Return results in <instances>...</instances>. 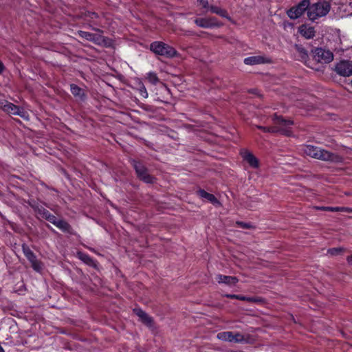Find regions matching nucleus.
Wrapping results in <instances>:
<instances>
[{
  "instance_id": "nucleus-17",
  "label": "nucleus",
  "mask_w": 352,
  "mask_h": 352,
  "mask_svg": "<svg viewBox=\"0 0 352 352\" xmlns=\"http://www.w3.org/2000/svg\"><path fill=\"white\" fill-rule=\"evenodd\" d=\"M243 158L245 160L250 166L256 168L259 166L258 159L248 151H243L241 153Z\"/></svg>"
},
{
  "instance_id": "nucleus-14",
  "label": "nucleus",
  "mask_w": 352,
  "mask_h": 352,
  "mask_svg": "<svg viewBox=\"0 0 352 352\" xmlns=\"http://www.w3.org/2000/svg\"><path fill=\"white\" fill-rule=\"evenodd\" d=\"M134 314L139 318V320L148 327L153 325V318L149 316L145 311L140 308L133 309Z\"/></svg>"
},
{
  "instance_id": "nucleus-26",
  "label": "nucleus",
  "mask_w": 352,
  "mask_h": 352,
  "mask_svg": "<svg viewBox=\"0 0 352 352\" xmlns=\"http://www.w3.org/2000/svg\"><path fill=\"white\" fill-rule=\"evenodd\" d=\"M79 258L89 265H94V261L87 254L79 253Z\"/></svg>"
},
{
  "instance_id": "nucleus-9",
  "label": "nucleus",
  "mask_w": 352,
  "mask_h": 352,
  "mask_svg": "<svg viewBox=\"0 0 352 352\" xmlns=\"http://www.w3.org/2000/svg\"><path fill=\"white\" fill-rule=\"evenodd\" d=\"M98 33L93 34L85 31H79L78 34L80 37L93 42L97 45H102L104 43V37L102 35V31L97 30Z\"/></svg>"
},
{
  "instance_id": "nucleus-12",
  "label": "nucleus",
  "mask_w": 352,
  "mask_h": 352,
  "mask_svg": "<svg viewBox=\"0 0 352 352\" xmlns=\"http://www.w3.org/2000/svg\"><path fill=\"white\" fill-rule=\"evenodd\" d=\"M134 168L135 169L138 177L146 183H153L154 178L148 173L147 169L140 162H134Z\"/></svg>"
},
{
  "instance_id": "nucleus-10",
  "label": "nucleus",
  "mask_w": 352,
  "mask_h": 352,
  "mask_svg": "<svg viewBox=\"0 0 352 352\" xmlns=\"http://www.w3.org/2000/svg\"><path fill=\"white\" fill-rule=\"evenodd\" d=\"M22 249L25 257L30 262L32 268L36 272H40L42 270L43 265L41 263L36 259V256L33 252L26 245H23Z\"/></svg>"
},
{
  "instance_id": "nucleus-27",
  "label": "nucleus",
  "mask_w": 352,
  "mask_h": 352,
  "mask_svg": "<svg viewBox=\"0 0 352 352\" xmlns=\"http://www.w3.org/2000/svg\"><path fill=\"white\" fill-rule=\"evenodd\" d=\"M55 226L64 231H67L69 229V225L61 219H58Z\"/></svg>"
},
{
  "instance_id": "nucleus-11",
  "label": "nucleus",
  "mask_w": 352,
  "mask_h": 352,
  "mask_svg": "<svg viewBox=\"0 0 352 352\" xmlns=\"http://www.w3.org/2000/svg\"><path fill=\"white\" fill-rule=\"evenodd\" d=\"M336 72L340 76L348 77L352 75V63L348 60H342L335 66Z\"/></svg>"
},
{
  "instance_id": "nucleus-16",
  "label": "nucleus",
  "mask_w": 352,
  "mask_h": 352,
  "mask_svg": "<svg viewBox=\"0 0 352 352\" xmlns=\"http://www.w3.org/2000/svg\"><path fill=\"white\" fill-rule=\"evenodd\" d=\"M0 109L6 113L15 115V111H19V107L5 100H0Z\"/></svg>"
},
{
  "instance_id": "nucleus-1",
  "label": "nucleus",
  "mask_w": 352,
  "mask_h": 352,
  "mask_svg": "<svg viewBox=\"0 0 352 352\" xmlns=\"http://www.w3.org/2000/svg\"><path fill=\"white\" fill-rule=\"evenodd\" d=\"M302 151L305 155L317 160L336 163L342 162V157L340 155L332 153L318 146L305 145L302 148Z\"/></svg>"
},
{
  "instance_id": "nucleus-3",
  "label": "nucleus",
  "mask_w": 352,
  "mask_h": 352,
  "mask_svg": "<svg viewBox=\"0 0 352 352\" xmlns=\"http://www.w3.org/2000/svg\"><path fill=\"white\" fill-rule=\"evenodd\" d=\"M331 6L325 1H320L316 3L309 5L307 8V16L309 20L314 21L320 17L328 14Z\"/></svg>"
},
{
  "instance_id": "nucleus-5",
  "label": "nucleus",
  "mask_w": 352,
  "mask_h": 352,
  "mask_svg": "<svg viewBox=\"0 0 352 352\" xmlns=\"http://www.w3.org/2000/svg\"><path fill=\"white\" fill-rule=\"evenodd\" d=\"M217 337L218 339L221 340L234 343H241L247 342L246 339L242 334L239 333H234L232 331L220 332L217 334Z\"/></svg>"
},
{
  "instance_id": "nucleus-35",
  "label": "nucleus",
  "mask_w": 352,
  "mask_h": 352,
  "mask_svg": "<svg viewBox=\"0 0 352 352\" xmlns=\"http://www.w3.org/2000/svg\"><path fill=\"white\" fill-rule=\"evenodd\" d=\"M348 263L352 265V255L349 256L346 258Z\"/></svg>"
},
{
  "instance_id": "nucleus-29",
  "label": "nucleus",
  "mask_w": 352,
  "mask_h": 352,
  "mask_svg": "<svg viewBox=\"0 0 352 352\" xmlns=\"http://www.w3.org/2000/svg\"><path fill=\"white\" fill-rule=\"evenodd\" d=\"M315 208L316 210H320L330 211V212H339V207L316 206Z\"/></svg>"
},
{
  "instance_id": "nucleus-20",
  "label": "nucleus",
  "mask_w": 352,
  "mask_h": 352,
  "mask_svg": "<svg viewBox=\"0 0 352 352\" xmlns=\"http://www.w3.org/2000/svg\"><path fill=\"white\" fill-rule=\"evenodd\" d=\"M70 90H71L72 94L74 96L78 97L80 99H82L85 96L84 90L82 89L78 86H77L76 85L72 84L70 85Z\"/></svg>"
},
{
  "instance_id": "nucleus-32",
  "label": "nucleus",
  "mask_w": 352,
  "mask_h": 352,
  "mask_svg": "<svg viewBox=\"0 0 352 352\" xmlns=\"http://www.w3.org/2000/svg\"><path fill=\"white\" fill-rule=\"evenodd\" d=\"M197 1L203 8H208V0H197Z\"/></svg>"
},
{
  "instance_id": "nucleus-8",
  "label": "nucleus",
  "mask_w": 352,
  "mask_h": 352,
  "mask_svg": "<svg viewBox=\"0 0 352 352\" xmlns=\"http://www.w3.org/2000/svg\"><path fill=\"white\" fill-rule=\"evenodd\" d=\"M195 23L202 28H214L222 25L215 17L197 18L194 21Z\"/></svg>"
},
{
  "instance_id": "nucleus-15",
  "label": "nucleus",
  "mask_w": 352,
  "mask_h": 352,
  "mask_svg": "<svg viewBox=\"0 0 352 352\" xmlns=\"http://www.w3.org/2000/svg\"><path fill=\"white\" fill-rule=\"evenodd\" d=\"M298 32L306 39L313 38L316 33L314 28L306 24L302 25L298 28Z\"/></svg>"
},
{
  "instance_id": "nucleus-13",
  "label": "nucleus",
  "mask_w": 352,
  "mask_h": 352,
  "mask_svg": "<svg viewBox=\"0 0 352 352\" xmlns=\"http://www.w3.org/2000/svg\"><path fill=\"white\" fill-rule=\"evenodd\" d=\"M215 278L218 283L225 284L230 287L235 285L239 282V279L236 276H226L222 274H217Z\"/></svg>"
},
{
  "instance_id": "nucleus-7",
  "label": "nucleus",
  "mask_w": 352,
  "mask_h": 352,
  "mask_svg": "<svg viewBox=\"0 0 352 352\" xmlns=\"http://www.w3.org/2000/svg\"><path fill=\"white\" fill-rule=\"evenodd\" d=\"M309 5V0L302 1L297 6L292 7L287 11L288 16L292 19L299 18L307 10Z\"/></svg>"
},
{
  "instance_id": "nucleus-30",
  "label": "nucleus",
  "mask_w": 352,
  "mask_h": 352,
  "mask_svg": "<svg viewBox=\"0 0 352 352\" xmlns=\"http://www.w3.org/2000/svg\"><path fill=\"white\" fill-rule=\"evenodd\" d=\"M14 113H15V115L19 116L24 119L28 120V118H29L28 113L23 109L20 108L19 107V111H16Z\"/></svg>"
},
{
  "instance_id": "nucleus-31",
  "label": "nucleus",
  "mask_w": 352,
  "mask_h": 352,
  "mask_svg": "<svg viewBox=\"0 0 352 352\" xmlns=\"http://www.w3.org/2000/svg\"><path fill=\"white\" fill-rule=\"evenodd\" d=\"M47 220L53 223L54 225H56V222L58 221V219H57L55 216L49 214L46 217Z\"/></svg>"
},
{
  "instance_id": "nucleus-36",
  "label": "nucleus",
  "mask_w": 352,
  "mask_h": 352,
  "mask_svg": "<svg viewBox=\"0 0 352 352\" xmlns=\"http://www.w3.org/2000/svg\"><path fill=\"white\" fill-rule=\"evenodd\" d=\"M3 64L1 63H0V74L3 71Z\"/></svg>"
},
{
  "instance_id": "nucleus-21",
  "label": "nucleus",
  "mask_w": 352,
  "mask_h": 352,
  "mask_svg": "<svg viewBox=\"0 0 352 352\" xmlns=\"http://www.w3.org/2000/svg\"><path fill=\"white\" fill-rule=\"evenodd\" d=\"M137 86H138V90L139 91V93L141 96H142L144 98H147L148 96V92L146 91V89L142 82V80L139 78L135 80Z\"/></svg>"
},
{
  "instance_id": "nucleus-33",
  "label": "nucleus",
  "mask_w": 352,
  "mask_h": 352,
  "mask_svg": "<svg viewBox=\"0 0 352 352\" xmlns=\"http://www.w3.org/2000/svg\"><path fill=\"white\" fill-rule=\"evenodd\" d=\"M339 212H345L352 213V208L349 207H339Z\"/></svg>"
},
{
  "instance_id": "nucleus-34",
  "label": "nucleus",
  "mask_w": 352,
  "mask_h": 352,
  "mask_svg": "<svg viewBox=\"0 0 352 352\" xmlns=\"http://www.w3.org/2000/svg\"><path fill=\"white\" fill-rule=\"evenodd\" d=\"M236 224L243 228H249L250 226L243 222H236Z\"/></svg>"
},
{
  "instance_id": "nucleus-25",
  "label": "nucleus",
  "mask_w": 352,
  "mask_h": 352,
  "mask_svg": "<svg viewBox=\"0 0 352 352\" xmlns=\"http://www.w3.org/2000/svg\"><path fill=\"white\" fill-rule=\"evenodd\" d=\"M146 78L153 85H156L160 81L157 74L153 72L146 74Z\"/></svg>"
},
{
  "instance_id": "nucleus-23",
  "label": "nucleus",
  "mask_w": 352,
  "mask_h": 352,
  "mask_svg": "<svg viewBox=\"0 0 352 352\" xmlns=\"http://www.w3.org/2000/svg\"><path fill=\"white\" fill-rule=\"evenodd\" d=\"M296 50L298 52V58H299L302 61H306L308 58L307 51L304 48L298 46L296 47Z\"/></svg>"
},
{
  "instance_id": "nucleus-4",
  "label": "nucleus",
  "mask_w": 352,
  "mask_h": 352,
  "mask_svg": "<svg viewBox=\"0 0 352 352\" xmlns=\"http://www.w3.org/2000/svg\"><path fill=\"white\" fill-rule=\"evenodd\" d=\"M150 50L157 55L167 58L174 57L177 54V51L173 47L160 41L152 43L150 45Z\"/></svg>"
},
{
  "instance_id": "nucleus-28",
  "label": "nucleus",
  "mask_w": 352,
  "mask_h": 352,
  "mask_svg": "<svg viewBox=\"0 0 352 352\" xmlns=\"http://www.w3.org/2000/svg\"><path fill=\"white\" fill-rule=\"evenodd\" d=\"M344 251L342 248H333L327 250V253L331 256H336L341 254Z\"/></svg>"
},
{
  "instance_id": "nucleus-24",
  "label": "nucleus",
  "mask_w": 352,
  "mask_h": 352,
  "mask_svg": "<svg viewBox=\"0 0 352 352\" xmlns=\"http://www.w3.org/2000/svg\"><path fill=\"white\" fill-rule=\"evenodd\" d=\"M226 297L230 298H235L243 301L254 302L256 300L253 298L246 297L244 296L235 295V294H226Z\"/></svg>"
},
{
  "instance_id": "nucleus-6",
  "label": "nucleus",
  "mask_w": 352,
  "mask_h": 352,
  "mask_svg": "<svg viewBox=\"0 0 352 352\" xmlns=\"http://www.w3.org/2000/svg\"><path fill=\"white\" fill-rule=\"evenodd\" d=\"M314 58L318 63H329L333 60V54L330 50L316 48L314 51Z\"/></svg>"
},
{
  "instance_id": "nucleus-18",
  "label": "nucleus",
  "mask_w": 352,
  "mask_h": 352,
  "mask_svg": "<svg viewBox=\"0 0 352 352\" xmlns=\"http://www.w3.org/2000/svg\"><path fill=\"white\" fill-rule=\"evenodd\" d=\"M270 60L261 56H250L244 59V63L249 65H254L267 63Z\"/></svg>"
},
{
  "instance_id": "nucleus-19",
  "label": "nucleus",
  "mask_w": 352,
  "mask_h": 352,
  "mask_svg": "<svg viewBox=\"0 0 352 352\" xmlns=\"http://www.w3.org/2000/svg\"><path fill=\"white\" fill-rule=\"evenodd\" d=\"M210 10L214 14H217L223 18H226L228 20H231V18L229 16L227 11L224 9H222L219 7L211 6L210 7Z\"/></svg>"
},
{
  "instance_id": "nucleus-22",
  "label": "nucleus",
  "mask_w": 352,
  "mask_h": 352,
  "mask_svg": "<svg viewBox=\"0 0 352 352\" xmlns=\"http://www.w3.org/2000/svg\"><path fill=\"white\" fill-rule=\"evenodd\" d=\"M198 194L201 197L205 198L212 203L217 202L216 197L213 195L210 194L204 190H199L198 191Z\"/></svg>"
},
{
  "instance_id": "nucleus-2",
  "label": "nucleus",
  "mask_w": 352,
  "mask_h": 352,
  "mask_svg": "<svg viewBox=\"0 0 352 352\" xmlns=\"http://www.w3.org/2000/svg\"><path fill=\"white\" fill-rule=\"evenodd\" d=\"M273 121L275 126L272 127L258 126L257 128L261 129L263 132L265 133L280 132L287 136L291 135V131L289 130V126L293 124V122L292 120H285L280 116L274 115Z\"/></svg>"
}]
</instances>
